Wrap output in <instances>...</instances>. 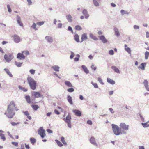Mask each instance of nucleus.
I'll return each instance as SVG.
<instances>
[{"mask_svg": "<svg viewBox=\"0 0 149 149\" xmlns=\"http://www.w3.org/2000/svg\"><path fill=\"white\" fill-rule=\"evenodd\" d=\"M19 109L17 108L13 101H11L8 106L6 112L4 114L9 118H12L15 115V111H17Z\"/></svg>", "mask_w": 149, "mask_h": 149, "instance_id": "1", "label": "nucleus"}, {"mask_svg": "<svg viewBox=\"0 0 149 149\" xmlns=\"http://www.w3.org/2000/svg\"><path fill=\"white\" fill-rule=\"evenodd\" d=\"M111 126L113 133L116 135L118 136L120 134H126V132L122 131L121 129L120 128L118 125L113 124L111 125Z\"/></svg>", "mask_w": 149, "mask_h": 149, "instance_id": "2", "label": "nucleus"}, {"mask_svg": "<svg viewBox=\"0 0 149 149\" xmlns=\"http://www.w3.org/2000/svg\"><path fill=\"white\" fill-rule=\"evenodd\" d=\"M27 80L30 88L33 90L36 89L37 84L35 80L31 77H29L27 78Z\"/></svg>", "mask_w": 149, "mask_h": 149, "instance_id": "3", "label": "nucleus"}, {"mask_svg": "<svg viewBox=\"0 0 149 149\" xmlns=\"http://www.w3.org/2000/svg\"><path fill=\"white\" fill-rule=\"evenodd\" d=\"M71 119V116L69 114H68L66 118H63V120L68 124V127L70 128H71L72 127L70 120Z\"/></svg>", "mask_w": 149, "mask_h": 149, "instance_id": "4", "label": "nucleus"}, {"mask_svg": "<svg viewBox=\"0 0 149 149\" xmlns=\"http://www.w3.org/2000/svg\"><path fill=\"white\" fill-rule=\"evenodd\" d=\"M38 134L42 138H44L46 135L45 131L42 127H40L39 128V130H38Z\"/></svg>", "mask_w": 149, "mask_h": 149, "instance_id": "5", "label": "nucleus"}, {"mask_svg": "<svg viewBox=\"0 0 149 149\" xmlns=\"http://www.w3.org/2000/svg\"><path fill=\"white\" fill-rule=\"evenodd\" d=\"M13 58L12 55L10 54H5L4 56V58L6 61L8 63Z\"/></svg>", "mask_w": 149, "mask_h": 149, "instance_id": "6", "label": "nucleus"}, {"mask_svg": "<svg viewBox=\"0 0 149 149\" xmlns=\"http://www.w3.org/2000/svg\"><path fill=\"white\" fill-rule=\"evenodd\" d=\"M120 129H122L123 130L122 131H127L129 129V125H126L124 123H121L120 125Z\"/></svg>", "mask_w": 149, "mask_h": 149, "instance_id": "7", "label": "nucleus"}, {"mask_svg": "<svg viewBox=\"0 0 149 149\" xmlns=\"http://www.w3.org/2000/svg\"><path fill=\"white\" fill-rule=\"evenodd\" d=\"M32 95L35 98L39 97H42L43 95H41L39 92H36V91H32L31 92Z\"/></svg>", "mask_w": 149, "mask_h": 149, "instance_id": "8", "label": "nucleus"}, {"mask_svg": "<svg viewBox=\"0 0 149 149\" xmlns=\"http://www.w3.org/2000/svg\"><path fill=\"white\" fill-rule=\"evenodd\" d=\"M14 41L16 43H19L21 41L20 37L17 35H15L13 36Z\"/></svg>", "mask_w": 149, "mask_h": 149, "instance_id": "9", "label": "nucleus"}, {"mask_svg": "<svg viewBox=\"0 0 149 149\" xmlns=\"http://www.w3.org/2000/svg\"><path fill=\"white\" fill-rule=\"evenodd\" d=\"M82 14L85 17V19H87L89 17V15L86 9H84L83 10Z\"/></svg>", "mask_w": 149, "mask_h": 149, "instance_id": "10", "label": "nucleus"}, {"mask_svg": "<svg viewBox=\"0 0 149 149\" xmlns=\"http://www.w3.org/2000/svg\"><path fill=\"white\" fill-rule=\"evenodd\" d=\"M45 39L48 43H52V42H53V39L50 36H46L45 37Z\"/></svg>", "mask_w": 149, "mask_h": 149, "instance_id": "11", "label": "nucleus"}, {"mask_svg": "<svg viewBox=\"0 0 149 149\" xmlns=\"http://www.w3.org/2000/svg\"><path fill=\"white\" fill-rule=\"evenodd\" d=\"M72 111L78 116L80 117L81 115V112L78 109L74 110Z\"/></svg>", "mask_w": 149, "mask_h": 149, "instance_id": "12", "label": "nucleus"}, {"mask_svg": "<svg viewBox=\"0 0 149 149\" xmlns=\"http://www.w3.org/2000/svg\"><path fill=\"white\" fill-rule=\"evenodd\" d=\"M16 19L18 24L21 26H22L23 24V23L21 22V17L19 16L18 15L17 16Z\"/></svg>", "mask_w": 149, "mask_h": 149, "instance_id": "13", "label": "nucleus"}, {"mask_svg": "<svg viewBox=\"0 0 149 149\" xmlns=\"http://www.w3.org/2000/svg\"><path fill=\"white\" fill-rule=\"evenodd\" d=\"M90 142L92 144L96 146L97 145L96 143L95 138L94 137H91L90 139Z\"/></svg>", "mask_w": 149, "mask_h": 149, "instance_id": "14", "label": "nucleus"}, {"mask_svg": "<svg viewBox=\"0 0 149 149\" xmlns=\"http://www.w3.org/2000/svg\"><path fill=\"white\" fill-rule=\"evenodd\" d=\"M66 17L67 20L68 22H71L73 21L72 17L70 14L66 15Z\"/></svg>", "mask_w": 149, "mask_h": 149, "instance_id": "15", "label": "nucleus"}, {"mask_svg": "<svg viewBox=\"0 0 149 149\" xmlns=\"http://www.w3.org/2000/svg\"><path fill=\"white\" fill-rule=\"evenodd\" d=\"M113 30L115 31V35L117 37H118L120 36V33L118 29L116 27H114Z\"/></svg>", "mask_w": 149, "mask_h": 149, "instance_id": "16", "label": "nucleus"}, {"mask_svg": "<svg viewBox=\"0 0 149 149\" xmlns=\"http://www.w3.org/2000/svg\"><path fill=\"white\" fill-rule=\"evenodd\" d=\"M17 58L19 59L20 60H21L22 59H24L25 57L23 53H19L17 55Z\"/></svg>", "mask_w": 149, "mask_h": 149, "instance_id": "17", "label": "nucleus"}, {"mask_svg": "<svg viewBox=\"0 0 149 149\" xmlns=\"http://www.w3.org/2000/svg\"><path fill=\"white\" fill-rule=\"evenodd\" d=\"M99 38L100 39L102 40V42L104 43H105L107 42V40L105 38V37L103 35L99 36Z\"/></svg>", "mask_w": 149, "mask_h": 149, "instance_id": "18", "label": "nucleus"}, {"mask_svg": "<svg viewBox=\"0 0 149 149\" xmlns=\"http://www.w3.org/2000/svg\"><path fill=\"white\" fill-rule=\"evenodd\" d=\"M87 38H88L86 33H84L82 35L81 38V39L82 40V41L81 42L84 40H86Z\"/></svg>", "mask_w": 149, "mask_h": 149, "instance_id": "19", "label": "nucleus"}, {"mask_svg": "<svg viewBox=\"0 0 149 149\" xmlns=\"http://www.w3.org/2000/svg\"><path fill=\"white\" fill-rule=\"evenodd\" d=\"M124 47L125 50L129 54H131V50L130 48L128 47L127 45L126 44L125 45Z\"/></svg>", "mask_w": 149, "mask_h": 149, "instance_id": "20", "label": "nucleus"}, {"mask_svg": "<svg viewBox=\"0 0 149 149\" xmlns=\"http://www.w3.org/2000/svg\"><path fill=\"white\" fill-rule=\"evenodd\" d=\"M101 0H93V4L95 7H98L99 6V2Z\"/></svg>", "mask_w": 149, "mask_h": 149, "instance_id": "21", "label": "nucleus"}, {"mask_svg": "<svg viewBox=\"0 0 149 149\" xmlns=\"http://www.w3.org/2000/svg\"><path fill=\"white\" fill-rule=\"evenodd\" d=\"M67 100L69 103L71 105L73 104V101L72 100V98L70 95H68L67 96Z\"/></svg>", "mask_w": 149, "mask_h": 149, "instance_id": "22", "label": "nucleus"}, {"mask_svg": "<svg viewBox=\"0 0 149 149\" xmlns=\"http://www.w3.org/2000/svg\"><path fill=\"white\" fill-rule=\"evenodd\" d=\"M90 38L94 40H98V38L95 36L93 33H90L89 34Z\"/></svg>", "mask_w": 149, "mask_h": 149, "instance_id": "23", "label": "nucleus"}, {"mask_svg": "<svg viewBox=\"0 0 149 149\" xmlns=\"http://www.w3.org/2000/svg\"><path fill=\"white\" fill-rule=\"evenodd\" d=\"M51 68L56 72H58L60 67L58 65H54L51 67Z\"/></svg>", "mask_w": 149, "mask_h": 149, "instance_id": "24", "label": "nucleus"}, {"mask_svg": "<svg viewBox=\"0 0 149 149\" xmlns=\"http://www.w3.org/2000/svg\"><path fill=\"white\" fill-rule=\"evenodd\" d=\"M111 68L115 72L117 73H120V71L116 67L113 66L111 67Z\"/></svg>", "mask_w": 149, "mask_h": 149, "instance_id": "25", "label": "nucleus"}, {"mask_svg": "<svg viewBox=\"0 0 149 149\" xmlns=\"http://www.w3.org/2000/svg\"><path fill=\"white\" fill-rule=\"evenodd\" d=\"M107 81L108 83L112 85H114L115 84V81L110 78H107Z\"/></svg>", "mask_w": 149, "mask_h": 149, "instance_id": "26", "label": "nucleus"}, {"mask_svg": "<svg viewBox=\"0 0 149 149\" xmlns=\"http://www.w3.org/2000/svg\"><path fill=\"white\" fill-rule=\"evenodd\" d=\"M146 65V63H143L141 64V65L138 67V68L141 69L142 70H144L145 69V66Z\"/></svg>", "mask_w": 149, "mask_h": 149, "instance_id": "27", "label": "nucleus"}, {"mask_svg": "<svg viewBox=\"0 0 149 149\" xmlns=\"http://www.w3.org/2000/svg\"><path fill=\"white\" fill-rule=\"evenodd\" d=\"M81 68L83 69L84 72H85L87 74L89 72V70L87 69V68L86 66L84 65H82L81 66Z\"/></svg>", "mask_w": 149, "mask_h": 149, "instance_id": "28", "label": "nucleus"}, {"mask_svg": "<svg viewBox=\"0 0 149 149\" xmlns=\"http://www.w3.org/2000/svg\"><path fill=\"white\" fill-rule=\"evenodd\" d=\"M4 70L6 72V73L11 77H13V75L10 71L9 70L8 68H4Z\"/></svg>", "mask_w": 149, "mask_h": 149, "instance_id": "29", "label": "nucleus"}, {"mask_svg": "<svg viewBox=\"0 0 149 149\" xmlns=\"http://www.w3.org/2000/svg\"><path fill=\"white\" fill-rule=\"evenodd\" d=\"M65 85L68 87H72L73 86L70 82L69 81H66L65 83Z\"/></svg>", "mask_w": 149, "mask_h": 149, "instance_id": "30", "label": "nucleus"}, {"mask_svg": "<svg viewBox=\"0 0 149 149\" xmlns=\"http://www.w3.org/2000/svg\"><path fill=\"white\" fill-rule=\"evenodd\" d=\"M30 140L31 143L32 144H34L36 141V139L33 137L30 138Z\"/></svg>", "mask_w": 149, "mask_h": 149, "instance_id": "31", "label": "nucleus"}, {"mask_svg": "<svg viewBox=\"0 0 149 149\" xmlns=\"http://www.w3.org/2000/svg\"><path fill=\"white\" fill-rule=\"evenodd\" d=\"M149 123V121H148L145 123H142V125L144 127H149V124H148V123Z\"/></svg>", "mask_w": 149, "mask_h": 149, "instance_id": "32", "label": "nucleus"}, {"mask_svg": "<svg viewBox=\"0 0 149 149\" xmlns=\"http://www.w3.org/2000/svg\"><path fill=\"white\" fill-rule=\"evenodd\" d=\"M25 99L28 103H31L30 96L29 95L26 96H25Z\"/></svg>", "mask_w": 149, "mask_h": 149, "instance_id": "33", "label": "nucleus"}, {"mask_svg": "<svg viewBox=\"0 0 149 149\" xmlns=\"http://www.w3.org/2000/svg\"><path fill=\"white\" fill-rule=\"evenodd\" d=\"M61 140L64 145H66L67 144V143L65 140V138L63 137H61Z\"/></svg>", "mask_w": 149, "mask_h": 149, "instance_id": "34", "label": "nucleus"}, {"mask_svg": "<svg viewBox=\"0 0 149 149\" xmlns=\"http://www.w3.org/2000/svg\"><path fill=\"white\" fill-rule=\"evenodd\" d=\"M120 12L122 15H124V14H129V12L123 9L120 10Z\"/></svg>", "mask_w": 149, "mask_h": 149, "instance_id": "35", "label": "nucleus"}, {"mask_svg": "<svg viewBox=\"0 0 149 149\" xmlns=\"http://www.w3.org/2000/svg\"><path fill=\"white\" fill-rule=\"evenodd\" d=\"M0 136L1 137V139H2L3 141H5L6 137L3 134H2V133H0Z\"/></svg>", "mask_w": 149, "mask_h": 149, "instance_id": "36", "label": "nucleus"}, {"mask_svg": "<svg viewBox=\"0 0 149 149\" xmlns=\"http://www.w3.org/2000/svg\"><path fill=\"white\" fill-rule=\"evenodd\" d=\"M74 39L78 43L79 42V36L77 34H76L74 36Z\"/></svg>", "mask_w": 149, "mask_h": 149, "instance_id": "37", "label": "nucleus"}, {"mask_svg": "<svg viewBox=\"0 0 149 149\" xmlns=\"http://www.w3.org/2000/svg\"><path fill=\"white\" fill-rule=\"evenodd\" d=\"M149 56V52L148 51H146L145 53V58L146 59H148Z\"/></svg>", "mask_w": 149, "mask_h": 149, "instance_id": "38", "label": "nucleus"}, {"mask_svg": "<svg viewBox=\"0 0 149 149\" xmlns=\"http://www.w3.org/2000/svg\"><path fill=\"white\" fill-rule=\"evenodd\" d=\"M36 24H35V23H33V24L32 26H31V27L33 29L35 30H38V28H36Z\"/></svg>", "mask_w": 149, "mask_h": 149, "instance_id": "39", "label": "nucleus"}, {"mask_svg": "<svg viewBox=\"0 0 149 149\" xmlns=\"http://www.w3.org/2000/svg\"><path fill=\"white\" fill-rule=\"evenodd\" d=\"M32 107L35 110H37L39 108V107L37 105H32Z\"/></svg>", "mask_w": 149, "mask_h": 149, "instance_id": "40", "label": "nucleus"}, {"mask_svg": "<svg viewBox=\"0 0 149 149\" xmlns=\"http://www.w3.org/2000/svg\"><path fill=\"white\" fill-rule=\"evenodd\" d=\"M55 141L57 143V144L59 146L62 147L63 146V144H62L60 141H58V140H56Z\"/></svg>", "mask_w": 149, "mask_h": 149, "instance_id": "41", "label": "nucleus"}, {"mask_svg": "<svg viewBox=\"0 0 149 149\" xmlns=\"http://www.w3.org/2000/svg\"><path fill=\"white\" fill-rule=\"evenodd\" d=\"M143 84L145 87L149 86L148 81L146 79L144 80Z\"/></svg>", "mask_w": 149, "mask_h": 149, "instance_id": "42", "label": "nucleus"}, {"mask_svg": "<svg viewBox=\"0 0 149 149\" xmlns=\"http://www.w3.org/2000/svg\"><path fill=\"white\" fill-rule=\"evenodd\" d=\"M19 88L20 89H21L23 90L24 92H27L28 91V89L27 88H25L24 87H23L21 86H19Z\"/></svg>", "mask_w": 149, "mask_h": 149, "instance_id": "43", "label": "nucleus"}, {"mask_svg": "<svg viewBox=\"0 0 149 149\" xmlns=\"http://www.w3.org/2000/svg\"><path fill=\"white\" fill-rule=\"evenodd\" d=\"M22 53L26 56L29 55V52L28 50L23 51L22 52Z\"/></svg>", "mask_w": 149, "mask_h": 149, "instance_id": "44", "label": "nucleus"}, {"mask_svg": "<svg viewBox=\"0 0 149 149\" xmlns=\"http://www.w3.org/2000/svg\"><path fill=\"white\" fill-rule=\"evenodd\" d=\"M15 63L16 64V65L18 67H21L22 66V62H18L15 61Z\"/></svg>", "mask_w": 149, "mask_h": 149, "instance_id": "45", "label": "nucleus"}, {"mask_svg": "<svg viewBox=\"0 0 149 149\" xmlns=\"http://www.w3.org/2000/svg\"><path fill=\"white\" fill-rule=\"evenodd\" d=\"M71 55L70 56V58L71 59H72L75 56V54L72 51L71 52Z\"/></svg>", "mask_w": 149, "mask_h": 149, "instance_id": "46", "label": "nucleus"}, {"mask_svg": "<svg viewBox=\"0 0 149 149\" xmlns=\"http://www.w3.org/2000/svg\"><path fill=\"white\" fill-rule=\"evenodd\" d=\"M44 23V21H42L41 22H37L36 23V24L39 26H41Z\"/></svg>", "mask_w": 149, "mask_h": 149, "instance_id": "47", "label": "nucleus"}, {"mask_svg": "<svg viewBox=\"0 0 149 149\" xmlns=\"http://www.w3.org/2000/svg\"><path fill=\"white\" fill-rule=\"evenodd\" d=\"M75 29L77 30H80L82 29L81 27L80 26L78 25L76 26Z\"/></svg>", "mask_w": 149, "mask_h": 149, "instance_id": "48", "label": "nucleus"}, {"mask_svg": "<svg viewBox=\"0 0 149 149\" xmlns=\"http://www.w3.org/2000/svg\"><path fill=\"white\" fill-rule=\"evenodd\" d=\"M67 90H68V91L70 93L72 92H73L74 90V89L72 88H68Z\"/></svg>", "mask_w": 149, "mask_h": 149, "instance_id": "49", "label": "nucleus"}, {"mask_svg": "<svg viewBox=\"0 0 149 149\" xmlns=\"http://www.w3.org/2000/svg\"><path fill=\"white\" fill-rule=\"evenodd\" d=\"M98 81L102 85L104 84V83L102 81V79L100 77H98Z\"/></svg>", "mask_w": 149, "mask_h": 149, "instance_id": "50", "label": "nucleus"}, {"mask_svg": "<svg viewBox=\"0 0 149 149\" xmlns=\"http://www.w3.org/2000/svg\"><path fill=\"white\" fill-rule=\"evenodd\" d=\"M30 72L32 74H34L35 73V70L33 69L30 70Z\"/></svg>", "mask_w": 149, "mask_h": 149, "instance_id": "51", "label": "nucleus"}, {"mask_svg": "<svg viewBox=\"0 0 149 149\" xmlns=\"http://www.w3.org/2000/svg\"><path fill=\"white\" fill-rule=\"evenodd\" d=\"M109 54L111 55H113L114 54V51L113 50H110L109 51Z\"/></svg>", "mask_w": 149, "mask_h": 149, "instance_id": "52", "label": "nucleus"}, {"mask_svg": "<svg viewBox=\"0 0 149 149\" xmlns=\"http://www.w3.org/2000/svg\"><path fill=\"white\" fill-rule=\"evenodd\" d=\"M22 112L26 116H28V115H29V112L27 111H22Z\"/></svg>", "mask_w": 149, "mask_h": 149, "instance_id": "53", "label": "nucleus"}, {"mask_svg": "<svg viewBox=\"0 0 149 149\" xmlns=\"http://www.w3.org/2000/svg\"><path fill=\"white\" fill-rule=\"evenodd\" d=\"M7 7L8 9V11L9 12H11L12 11L11 9V8L10 7V6L9 5H7Z\"/></svg>", "mask_w": 149, "mask_h": 149, "instance_id": "54", "label": "nucleus"}, {"mask_svg": "<svg viewBox=\"0 0 149 149\" xmlns=\"http://www.w3.org/2000/svg\"><path fill=\"white\" fill-rule=\"evenodd\" d=\"M20 124V123H19V122L16 123L15 122H13L11 123V125L13 126L16 125L18 124Z\"/></svg>", "mask_w": 149, "mask_h": 149, "instance_id": "55", "label": "nucleus"}, {"mask_svg": "<svg viewBox=\"0 0 149 149\" xmlns=\"http://www.w3.org/2000/svg\"><path fill=\"white\" fill-rule=\"evenodd\" d=\"M87 124L89 125H91L93 124V122L91 120H88L87 122Z\"/></svg>", "mask_w": 149, "mask_h": 149, "instance_id": "56", "label": "nucleus"}, {"mask_svg": "<svg viewBox=\"0 0 149 149\" xmlns=\"http://www.w3.org/2000/svg\"><path fill=\"white\" fill-rule=\"evenodd\" d=\"M139 26L137 25H134L133 26V28L135 29H139Z\"/></svg>", "mask_w": 149, "mask_h": 149, "instance_id": "57", "label": "nucleus"}, {"mask_svg": "<svg viewBox=\"0 0 149 149\" xmlns=\"http://www.w3.org/2000/svg\"><path fill=\"white\" fill-rule=\"evenodd\" d=\"M91 84L94 86L95 88H98V86L96 83H94L92 82L91 83Z\"/></svg>", "mask_w": 149, "mask_h": 149, "instance_id": "58", "label": "nucleus"}, {"mask_svg": "<svg viewBox=\"0 0 149 149\" xmlns=\"http://www.w3.org/2000/svg\"><path fill=\"white\" fill-rule=\"evenodd\" d=\"M11 144L16 146H18V143L12 142H11Z\"/></svg>", "mask_w": 149, "mask_h": 149, "instance_id": "59", "label": "nucleus"}, {"mask_svg": "<svg viewBox=\"0 0 149 149\" xmlns=\"http://www.w3.org/2000/svg\"><path fill=\"white\" fill-rule=\"evenodd\" d=\"M28 2V5L30 6L32 4V1L31 0H27Z\"/></svg>", "mask_w": 149, "mask_h": 149, "instance_id": "60", "label": "nucleus"}, {"mask_svg": "<svg viewBox=\"0 0 149 149\" xmlns=\"http://www.w3.org/2000/svg\"><path fill=\"white\" fill-rule=\"evenodd\" d=\"M110 112L112 113L113 114L114 113V110L112 108H109V109Z\"/></svg>", "mask_w": 149, "mask_h": 149, "instance_id": "61", "label": "nucleus"}, {"mask_svg": "<svg viewBox=\"0 0 149 149\" xmlns=\"http://www.w3.org/2000/svg\"><path fill=\"white\" fill-rule=\"evenodd\" d=\"M62 24L61 23H59L58 25V28H61L62 27Z\"/></svg>", "mask_w": 149, "mask_h": 149, "instance_id": "62", "label": "nucleus"}, {"mask_svg": "<svg viewBox=\"0 0 149 149\" xmlns=\"http://www.w3.org/2000/svg\"><path fill=\"white\" fill-rule=\"evenodd\" d=\"M140 117V118L143 122L144 121V118L142 117V116L141 114H139Z\"/></svg>", "mask_w": 149, "mask_h": 149, "instance_id": "63", "label": "nucleus"}, {"mask_svg": "<svg viewBox=\"0 0 149 149\" xmlns=\"http://www.w3.org/2000/svg\"><path fill=\"white\" fill-rule=\"evenodd\" d=\"M47 131L48 133H53V131L49 129H47Z\"/></svg>", "mask_w": 149, "mask_h": 149, "instance_id": "64", "label": "nucleus"}]
</instances>
